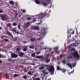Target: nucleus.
Listing matches in <instances>:
<instances>
[{"label":"nucleus","mask_w":80,"mask_h":80,"mask_svg":"<svg viewBox=\"0 0 80 80\" xmlns=\"http://www.w3.org/2000/svg\"><path fill=\"white\" fill-rule=\"evenodd\" d=\"M48 29L47 27L42 28V30L41 32V37L40 39L44 38V37L46 35V31Z\"/></svg>","instance_id":"1"},{"label":"nucleus","mask_w":80,"mask_h":80,"mask_svg":"<svg viewBox=\"0 0 80 80\" xmlns=\"http://www.w3.org/2000/svg\"><path fill=\"white\" fill-rule=\"evenodd\" d=\"M72 54L73 57L75 59L77 60H78L80 59V55L79 54L77 51H75Z\"/></svg>","instance_id":"2"},{"label":"nucleus","mask_w":80,"mask_h":80,"mask_svg":"<svg viewBox=\"0 0 80 80\" xmlns=\"http://www.w3.org/2000/svg\"><path fill=\"white\" fill-rule=\"evenodd\" d=\"M50 67L49 69H48V70L50 72L51 75H53L55 72V68L52 65L50 66Z\"/></svg>","instance_id":"3"},{"label":"nucleus","mask_w":80,"mask_h":80,"mask_svg":"<svg viewBox=\"0 0 80 80\" xmlns=\"http://www.w3.org/2000/svg\"><path fill=\"white\" fill-rule=\"evenodd\" d=\"M45 16H46L47 17H49V14L48 13H46L45 12L44 13H40V17H41V19H42Z\"/></svg>","instance_id":"4"},{"label":"nucleus","mask_w":80,"mask_h":80,"mask_svg":"<svg viewBox=\"0 0 80 80\" xmlns=\"http://www.w3.org/2000/svg\"><path fill=\"white\" fill-rule=\"evenodd\" d=\"M67 66H68V67H69L71 69L72 68V67H75V65H76V64L75 63H72L71 64H70V63H68L67 64Z\"/></svg>","instance_id":"5"},{"label":"nucleus","mask_w":80,"mask_h":80,"mask_svg":"<svg viewBox=\"0 0 80 80\" xmlns=\"http://www.w3.org/2000/svg\"><path fill=\"white\" fill-rule=\"evenodd\" d=\"M0 17L2 18V20H3V21L7 20V17H6V16L4 14H1L0 15Z\"/></svg>","instance_id":"6"},{"label":"nucleus","mask_w":80,"mask_h":80,"mask_svg":"<svg viewBox=\"0 0 80 80\" xmlns=\"http://www.w3.org/2000/svg\"><path fill=\"white\" fill-rule=\"evenodd\" d=\"M58 47H56L55 48L54 50L55 51V52L56 53H58V54L60 52V51H58Z\"/></svg>","instance_id":"7"},{"label":"nucleus","mask_w":80,"mask_h":80,"mask_svg":"<svg viewBox=\"0 0 80 80\" xmlns=\"http://www.w3.org/2000/svg\"><path fill=\"white\" fill-rule=\"evenodd\" d=\"M42 5H43V6H44L45 7H46V6H47L48 4V3L45 2H42Z\"/></svg>","instance_id":"8"},{"label":"nucleus","mask_w":80,"mask_h":80,"mask_svg":"<svg viewBox=\"0 0 80 80\" xmlns=\"http://www.w3.org/2000/svg\"><path fill=\"white\" fill-rule=\"evenodd\" d=\"M11 57L13 58H15V57H17V55L13 53L12 52L11 53Z\"/></svg>","instance_id":"9"},{"label":"nucleus","mask_w":80,"mask_h":80,"mask_svg":"<svg viewBox=\"0 0 80 80\" xmlns=\"http://www.w3.org/2000/svg\"><path fill=\"white\" fill-rule=\"evenodd\" d=\"M57 69L58 70H61L62 72H63V71L64 70L62 69V68H60V67L58 66L57 67Z\"/></svg>","instance_id":"10"},{"label":"nucleus","mask_w":80,"mask_h":80,"mask_svg":"<svg viewBox=\"0 0 80 80\" xmlns=\"http://www.w3.org/2000/svg\"><path fill=\"white\" fill-rule=\"evenodd\" d=\"M44 66L45 67H46L47 70H48V68H49V67H50V66L48 65H44Z\"/></svg>","instance_id":"11"},{"label":"nucleus","mask_w":80,"mask_h":80,"mask_svg":"<svg viewBox=\"0 0 80 80\" xmlns=\"http://www.w3.org/2000/svg\"><path fill=\"white\" fill-rule=\"evenodd\" d=\"M35 2L37 4H40V0H35Z\"/></svg>","instance_id":"12"},{"label":"nucleus","mask_w":80,"mask_h":80,"mask_svg":"<svg viewBox=\"0 0 80 80\" xmlns=\"http://www.w3.org/2000/svg\"><path fill=\"white\" fill-rule=\"evenodd\" d=\"M42 72L44 74H45L46 75H48V72H45V70H43Z\"/></svg>","instance_id":"13"},{"label":"nucleus","mask_w":80,"mask_h":80,"mask_svg":"<svg viewBox=\"0 0 80 80\" xmlns=\"http://www.w3.org/2000/svg\"><path fill=\"white\" fill-rule=\"evenodd\" d=\"M34 30H39V27L37 26H35L34 27Z\"/></svg>","instance_id":"14"},{"label":"nucleus","mask_w":80,"mask_h":80,"mask_svg":"<svg viewBox=\"0 0 80 80\" xmlns=\"http://www.w3.org/2000/svg\"><path fill=\"white\" fill-rule=\"evenodd\" d=\"M11 31H13L14 32H15V33H17V34H18V31H16L15 30V29H13Z\"/></svg>","instance_id":"15"},{"label":"nucleus","mask_w":80,"mask_h":80,"mask_svg":"<svg viewBox=\"0 0 80 80\" xmlns=\"http://www.w3.org/2000/svg\"><path fill=\"white\" fill-rule=\"evenodd\" d=\"M30 26V22H28L26 24V27H28Z\"/></svg>","instance_id":"16"},{"label":"nucleus","mask_w":80,"mask_h":80,"mask_svg":"<svg viewBox=\"0 0 80 80\" xmlns=\"http://www.w3.org/2000/svg\"><path fill=\"white\" fill-rule=\"evenodd\" d=\"M7 34V35H9V36H12V34L9 32H8V31H7V32H6Z\"/></svg>","instance_id":"17"},{"label":"nucleus","mask_w":80,"mask_h":80,"mask_svg":"<svg viewBox=\"0 0 80 80\" xmlns=\"http://www.w3.org/2000/svg\"><path fill=\"white\" fill-rule=\"evenodd\" d=\"M23 54L24 53L23 52H20L19 53V56H20V57H22L23 56Z\"/></svg>","instance_id":"18"},{"label":"nucleus","mask_w":80,"mask_h":80,"mask_svg":"<svg viewBox=\"0 0 80 80\" xmlns=\"http://www.w3.org/2000/svg\"><path fill=\"white\" fill-rule=\"evenodd\" d=\"M74 71H75V70L74 69H73L71 72L68 73L69 75H70L71 74H72V73H73L74 72Z\"/></svg>","instance_id":"19"},{"label":"nucleus","mask_w":80,"mask_h":80,"mask_svg":"<svg viewBox=\"0 0 80 80\" xmlns=\"http://www.w3.org/2000/svg\"><path fill=\"white\" fill-rule=\"evenodd\" d=\"M73 58V57L71 56H68L67 58L68 60H70V58Z\"/></svg>","instance_id":"20"},{"label":"nucleus","mask_w":80,"mask_h":80,"mask_svg":"<svg viewBox=\"0 0 80 80\" xmlns=\"http://www.w3.org/2000/svg\"><path fill=\"white\" fill-rule=\"evenodd\" d=\"M9 2L11 5H13V2L12 1H10Z\"/></svg>","instance_id":"21"},{"label":"nucleus","mask_w":80,"mask_h":80,"mask_svg":"<svg viewBox=\"0 0 80 80\" xmlns=\"http://www.w3.org/2000/svg\"><path fill=\"white\" fill-rule=\"evenodd\" d=\"M7 27H11V24L8 23L7 24Z\"/></svg>","instance_id":"22"},{"label":"nucleus","mask_w":80,"mask_h":80,"mask_svg":"<svg viewBox=\"0 0 80 80\" xmlns=\"http://www.w3.org/2000/svg\"><path fill=\"white\" fill-rule=\"evenodd\" d=\"M50 60L49 59L48 60L46 61V63H48V62H50Z\"/></svg>","instance_id":"23"},{"label":"nucleus","mask_w":80,"mask_h":80,"mask_svg":"<svg viewBox=\"0 0 80 80\" xmlns=\"http://www.w3.org/2000/svg\"><path fill=\"white\" fill-rule=\"evenodd\" d=\"M13 26H16L17 25V23H14L12 24Z\"/></svg>","instance_id":"24"},{"label":"nucleus","mask_w":80,"mask_h":80,"mask_svg":"<svg viewBox=\"0 0 80 80\" xmlns=\"http://www.w3.org/2000/svg\"><path fill=\"white\" fill-rule=\"evenodd\" d=\"M70 30H71V29H70V30H68L67 33L68 34H69V33H70Z\"/></svg>","instance_id":"25"},{"label":"nucleus","mask_w":80,"mask_h":80,"mask_svg":"<svg viewBox=\"0 0 80 80\" xmlns=\"http://www.w3.org/2000/svg\"><path fill=\"white\" fill-rule=\"evenodd\" d=\"M42 60H44V58H43L42 56H40V59H42Z\"/></svg>","instance_id":"26"},{"label":"nucleus","mask_w":80,"mask_h":80,"mask_svg":"<svg viewBox=\"0 0 80 80\" xmlns=\"http://www.w3.org/2000/svg\"><path fill=\"white\" fill-rule=\"evenodd\" d=\"M74 33H75V31H74V30H73V32H71V34L72 35H73V34H74Z\"/></svg>","instance_id":"27"},{"label":"nucleus","mask_w":80,"mask_h":80,"mask_svg":"<svg viewBox=\"0 0 80 80\" xmlns=\"http://www.w3.org/2000/svg\"><path fill=\"white\" fill-rule=\"evenodd\" d=\"M35 55V53H33L31 55L32 57H34Z\"/></svg>","instance_id":"28"},{"label":"nucleus","mask_w":80,"mask_h":80,"mask_svg":"<svg viewBox=\"0 0 80 80\" xmlns=\"http://www.w3.org/2000/svg\"><path fill=\"white\" fill-rule=\"evenodd\" d=\"M75 49L74 48H72L71 49V51H75Z\"/></svg>","instance_id":"29"},{"label":"nucleus","mask_w":80,"mask_h":80,"mask_svg":"<svg viewBox=\"0 0 80 80\" xmlns=\"http://www.w3.org/2000/svg\"><path fill=\"white\" fill-rule=\"evenodd\" d=\"M29 48H32V49L33 48H33V46H30Z\"/></svg>","instance_id":"30"},{"label":"nucleus","mask_w":80,"mask_h":80,"mask_svg":"<svg viewBox=\"0 0 80 80\" xmlns=\"http://www.w3.org/2000/svg\"><path fill=\"white\" fill-rule=\"evenodd\" d=\"M49 56H50V54H49L46 55V57H47V58H48V57H49Z\"/></svg>","instance_id":"31"},{"label":"nucleus","mask_w":80,"mask_h":80,"mask_svg":"<svg viewBox=\"0 0 80 80\" xmlns=\"http://www.w3.org/2000/svg\"><path fill=\"white\" fill-rule=\"evenodd\" d=\"M20 25H19L18 26V29H19V30H20V29H21V28H20Z\"/></svg>","instance_id":"32"},{"label":"nucleus","mask_w":80,"mask_h":80,"mask_svg":"<svg viewBox=\"0 0 80 80\" xmlns=\"http://www.w3.org/2000/svg\"><path fill=\"white\" fill-rule=\"evenodd\" d=\"M40 16V15H35L34 16V17H36V18H37V17H39Z\"/></svg>","instance_id":"33"},{"label":"nucleus","mask_w":80,"mask_h":80,"mask_svg":"<svg viewBox=\"0 0 80 80\" xmlns=\"http://www.w3.org/2000/svg\"><path fill=\"white\" fill-rule=\"evenodd\" d=\"M38 75V74H36L34 75V77H37Z\"/></svg>","instance_id":"34"},{"label":"nucleus","mask_w":80,"mask_h":80,"mask_svg":"<svg viewBox=\"0 0 80 80\" xmlns=\"http://www.w3.org/2000/svg\"><path fill=\"white\" fill-rule=\"evenodd\" d=\"M26 50H27V49L26 48H24L23 49V51H24V52H25Z\"/></svg>","instance_id":"35"},{"label":"nucleus","mask_w":80,"mask_h":80,"mask_svg":"<svg viewBox=\"0 0 80 80\" xmlns=\"http://www.w3.org/2000/svg\"><path fill=\"white\" fill-rule=\"evenodd\" d=\"M62 62H63V63H66V62H65V60H63L62 61Z\"/></svg>","instance_id":"36"},{"label":"nucleus","mask_w":80,"mask_h":80,"mask_svg":"<svg viewBox=\"0 0 80 80\" xmlns=\"http://www.w3.org/2000/svg\"><path fill=\"white\" fill-rule=\"evenodd\" d=\"M36 57L37 58H40V56H36Z\"/></svg>","instance_id":"37"},{"label":"nucleus","mask_w":80,"mask_h":80,"mask_svg":"<svg viewBox=\"0 0 80 80\" xmlns=\"http://www.w3.org/2000/svg\"><path fill=\"white\" fill-rule=\"evenodd\" d=\"M35 40V39L33 38H32V39H30V40H31V41H34V40Z\"/></svg>","instance_id":"38"},{"label":"nucleus","mask_w":80,"mask_h":80,"mask_svg":"<svg viewBox=\"0 0 80 80\" xmlns=\"http://www.w3.org/2000/svg\"><path fill=\"white\" fill-rule=\"evenodd\" d=\"M20 50V48H18L17 49H16V50L18 51V50Z\"/></svg>","instance_id":"39"},{"label":"nucleus","mask_w":80,"mask_h":80,"mask_svg":"<svg viewBox=\"0 0 80 80\" xmlns=\"http://www.w3.org/2000/svg\"><path fill=\"white\" fill-rule=\"evenodd\" d=\"M40 53V52H36V53L37 55H38V54H39Z\"/></svg>","instance_id":"40"},{"label":"nucleus","mask_w":80,"mask_h":80,"mask_svg":"<svg viewBox=\"0 0 80 80\" xmlns=\"http://www.w3.org/2000/svg\"><path fill=\"white\" fill-rule=\"evenodd\" d=\"M63 57V55H60V57L61 58H62V57Z\"/></svg>","instance_id":"41"},{"label":"nucleus","mask_w":80,"mask_h":80,"mask_svg":"<svg viewBox=\"0 0 80 80\" xmlns=\"http://www.w3.org/2000/svg\"><path fill=\"white\" fill-rule=\"evenodd\" d=\"M44 69V67H40V69Z\"/></svg>","instance_id":"42"},{"label":"nucleus","mask_w":80,"mask_h":80,"mask_svg":"<svg viewBox=\"0 0 80 80\" xmlns=\"http://www.w3.org/2000/svg\"><path fill=\"white\" fill-rule=\"evenodd\" d=\"M23 78H24V79H26V78H27V77L23 76Z\"/></svg>","instance_id":"43"},{"label":"nucleus","mask_w":80,"mask_h":80,"mask_svg":"<svg viewBox=\"0 0 80 80\" xmlns=\"http://www.w3.org/2000/svg\"><path fill=\"white\" fill-rule=\"evenodd\" d=\"M23 13H25L26 11L25 10H22Z\"/></svg>","instance_id":"44"},{"label":"nucleus","mask_w":80,"mask_h":80,"mask_svg":"<svg viewBox=\"0 0 80 80\" xmlns=\"http://www.w3.org/2000/svg\"><path fill=\"white\" fill-rule=\"evenodd\" d=\"M28 74H29L30 75H31V72H29L28 73Z\"/></svg>","instance_id":"45"},{"label":"nucleus","mask_w":80,"mask_h":80,"mask_svg":"<svg viewBox=\"0 0 80 80\" xmlns=\"http://www.w3.org/2000/svg\"><path fill=\"white\" fill-rule=\"evenodd\" d=\"M17 76H18V75H17V74H14V77H17Z\"/></svg>","instance_id":"46"},{"label":"nucleus","mask_w":80,"mask_h":80,"mask_svg":"<svg viewBox=\"0 0 80 80\" xmlns=\"http://www.w3.org/2000/svg\"><path fill=\"white\" fill-rule=\"evenodd\" d=\"M35 80H40V78H36L35 79Z\"/></svg>","instance_id":"47"},{"label":"nucleus","mask_w":80,"mask_h":80,"mask_svg":"<svg viewBox=\"0 0 80 80\" xmlns=\"http://www.w3.org/2000/svg\"><path fill=\"white\" fill-rule=\"evenodd\" d=\"M4 40H5V42H7V41H8V40L6 39H4Z\"/></svg>","instance_id":"48"},{"label":"nucleus","mask_w":80,"mask_h":80,"mask_svg":"<svg viewBox=\"0 0 80 80\" xmlns=\"http://www.w3.org/2000/svg\"><path fill=\"white\" fill-rule=\"evenodd\" d=\"M28 20H30V18L28 17L27 18Z\"/></svg>","instance_id":"49"},{"label":"nucleus","mask_w":80,"mask_h":80,"mask_svg":"<svg viewBox=\"0 0 80 80\" xmlns=\"http://www.w3.org/2000/svg\"><path fill=\"white\" fill-rule=\"evenodd\" d=\"M18 15V14H17V13H16V15H15V16L16 17H17V15Z\"/></svg>","instance_id":"50"},{"label":"nucleus","mask_w":80,"mask_h":80,"mask_svg":"<svg viewBox=\"0 0 80 80\" xmlns=\"http://www.w3.org/2000/svg\"><path fill=\"white\" fill-rule=\"evenodd\" d=\"M35 21H36V19H34L33 22H35Z\"/></svg>","instance_id":"51"},{"label":"nucleus","mask_w":80,"mask_h":80,"mask_svg":"<svg viewBox=\"0 0 80 80\" xmlns=\"http://www.w3.org/2000/svg\"><path fill=\"white\" fill-rule=\"evenodd\" d=\"M51 0H46V1H49V2H50Z\"/></svg>","instance_id":"52"},{"label":"nucleus","mask_w":80,"mask_h":80,"mask_svg":"<svg viewBox=\"0 0 80 80\" xmlns=\"http://www.w3.org/2000/svg\"><path fill=\"white\" fill-rule=\"evenodd\" d=\"M2 11L0 10V13H2Z\"/></svg>","instance_id":"53"},{"label":"nucleus","mask_w":80,"mask_h":80,"mask_svg":"<svg viewBox=\"0 0 80 80\" xmlns=\"http://www.w3.org/2000/svg\"><path fill=\"white\" fill-rule=\"evenodd\" d=\"M8 60H9V61H12V60H11V59H8Z\"/></svg>","instance_id":"54"},{"label":"nucleus","mask_w":80,"mask_h":80,"mask_svg":"<svg viewBox=\"0 0 80 80\" xmlns=\"http://www.w3.org/2000/svg\"><path fill=\"white\" fill-rule=\"evenodd\" d=\"M41 44H42V45H43V44H44L43 42H42L41 43Z\"/></svg>","instance_id":"55"},{"label":"nucleus","mask_w":80,"mask_h":80,"mask_svg":"<svg viewBox=\"0 0 80 80\" xmlns=\"http://www.w3.org/2000/svg\"><path fill=\"white\" fill-rule=\"evenodd\" d=\"M2 27H0V30H2Z\"/></svg>","instance_id":"56"},{"label":"nucleus","mask_w":80,"mask_h":80,"mask_svg":"<svg viewBox=\"0 0 80 80\" xmlns=\"http://www.w3.org/2000/svg\"><path fill=\"white\" fill-rule=\"evenodd\" d=\"M0 57H2V55L0 54Z\"/></svg>","instance_id":"57"},{"label":"nucleus","mask_w":80,"mask_h":80,"mask_svg":"<svg viewBox=\"0 0 80 80\" xmlns=\"http://www.w3.org/2000/svg\"><path fill=\"white\" fill-rule=\"evenodd\" d=\"M2 63V61L0 60V63Z\"/></svg>","instance_id":"58"},{"label":"nucleus","mask_w":80,"mask_h":80,"mask_svg":"<svg viewBox=\"0 0 80 80\" xmlns=\"http://www.w3.org/2000/svg\"><path fill=\"white\" fill-rule=\"evenodd\" d=\"M51 7H52V5H51V6H50V7H49V8H51Z\"/></svg>","instance_id":"59"},{"label":"nucleus","mask_w":80,"mask_h":80,"mask_svg":"<svg viewBox=\"0 0 80 80\" xmlns=\"http://www.w3.org/2000/svg\"><path fill=\"white\" fill-rule=\"evenodd\" d=\"M35 50H37V48H36L35 49Z\"/></svg>","instance_id":"60"},{"label":"nucleus","mask_w":80,"mask_h":80,"mask_svg":"<svg viewBox=\"0 0 80 80\" xmlns=\"http://www.w3.org/2000/svg\"><path fill=\"white\" fill-rule=\"evenodd\" d=\"M49 49L50 50H51V48H49Z\"/></svg>","instance_id":"61"},{"label":"nucleus","mask_w":80,"mask_h":80,"mask_svg":"<svg viewBox=\"0 0 80 80\" xmlns=\"http://www.w3.org/2000/svg\"><path fill=\"white\" fill-rule=\"evenodd\" d=\"M40 38L38 39V40H40Z\"/></svg>","instance_id":"62"},{"label":"nucleus","mask_w":80,"mask_h":80,"mask_svg":"<svg viewBox=\"0 0 80 80\" xmlns=\"http://www.w3.org/2000/svg\"><path fill=\"white\" fill-rule=\"evenodd\" d=\"M38 25H40V23H38Z\"/></svg>","instance_id":"63"},{"label":"nucleus","mask_w":80,"mask_h":80,"mask_svg":"<svg viewBox=\"0 0 80 80\" xmlns=\"http://www.w3.org/2000/svg\"><path fill=\"white\" fill-rule=\"evenodd\" d=\"M41 22H42V21H41Z\"/></svg>","instance_id":"64"}]
</instances>
